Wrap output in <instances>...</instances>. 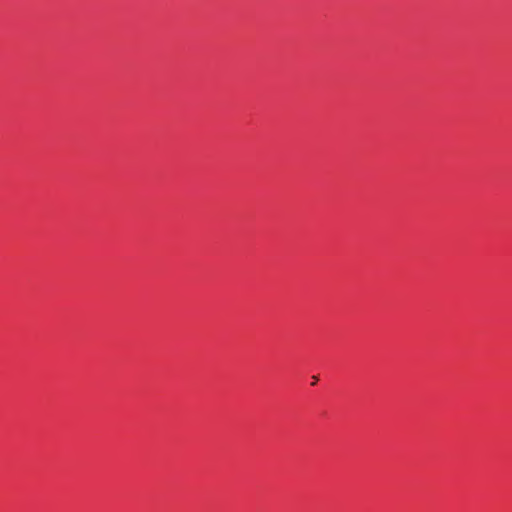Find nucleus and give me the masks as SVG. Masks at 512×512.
<instances>
[{"label":"nucleus","instance_id":"f257e3e1","mask_svg":"<svg viewBox=\"0 0 512 512\" xmlns=\"http://www.w3.org/2000/svg\"><path fill=\"white\" fill-rule=\"evenodd\" d=\"M312 379H313L312 385H315L317 383V381H318V377L317 376H313Z\"/></svg>","mask_w":512,"mask_h":512}]
</instances>
